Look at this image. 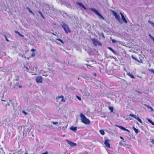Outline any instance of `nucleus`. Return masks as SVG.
<instances>
[{"label": "nucleus", "mask_w": 154, "mask_h": 154, "mask_svg": "<svg viewBox=\"0 0 154 154\" xmlns=\"http://www.w3.org/2000/svg\"><path fill=\"white\" fill-rule=\"evenodd\" d=\"M80 116L81 119V121L83 123L86 125H89L91 123L90 120L84 115L82 113H80Z\"/></svg>", "instance_id": "f257e3e1"}, {"label": "nucleus", "mask_w": 154, "mask_h": 154, "mask_svg": "<svg viewBox=\"0 0 154 154\" xmlns=\"http://www.w3.org/2000/svg\"><path fill=\"white\" fill-rule=\"evenodd\" d=\"M62 26L64 29L66 33H68V32H71V31L68 26L65 23H63L62 25Z\"/></svg>", "instance_id": "f03ea898"}, {"label": "nucleus", "mask_w": 154, "mask_h": 154, "mask_svg": "<svg viewBox=\"0 0 154 154\" xmlns=\"http://www.w3.org/2000/svg\"><path fill=\"white\" fill-rule=\"evenodd\" d=\"M90 10L91 11L95 13L99 17L100 19H102L103 20H104V18L103 16L101 15L96 9L93 8H91L90 9Z\"/></svg>", "instance_id": "7ed1b4c3"}, {"label": "nucleus", "mask_w": 154, "mask_h": 154, "mask_svg": "<svg viewBox=\"0 0 154 154\" xmlns=\"http://www.w3.org/2000/svg\"><path fill=\"white\" fill-rule=\"evenodd\" d=\"M56 99L57 102H65V100L64 99V97L62 95L60 96H58L57 97H56Z\"/></svg>", "instance_id": "20e7f679"}, {"label": "nucleus", "mask_w": 154, "mask_h": 154, "mask_svg": "<svg viewBox=\"0 0 154 154\" xmlns=\"http://www.w3.org/2000/svg\"><path fill=\"white\" fill-rule=\"evenodd\" d=\"M36 81L37 83H42L43 82V78L41 76H38L36 77Z\"/></svg>", "instance_id": "39448f33"}, {"label": "nucleus", "mask_w": 154, "mask_h": 154, "mask_svg": "<svg viewBox=\"0 0 154 154\" xmlns=\"http://www.w3.org/2000/svg\"><path fill=\"white\" fill-rule=\"evenodd\" d=\"M112 12L113 14V15L115 16L116 18V19L118 20L119 22L120 20V17L118 15L117 13L113 11H112Z\"/></svg>", "instance_id": "423d86ee"}, {"label": "nucleus", "mask_w": 154, "mask_h": 154, "mask_svg": "<svg viewBox=\"0 0 154 154\" xmlns=\"http://www.w3.org/2000/svg\"><path fill=\"white\" fill-rule=\"evenodd\" d=\"M116 126L124 131H126L129 133H130V131L129 130L126 129L125 128L123 127L122 126H119L118 125H116Z\"/></svg>", "instance_id": "0eeeda50"}, {"label": "nucleus", "mask_w": 154, "mask_h": 154, "mask_svg": "<svg viewBox=\"0 0 154 154\" xmlns=\"http://www.w3.org/2000/svg\"><path fill=\"white\" fill-rule=\"evenodd\" d=\"M104 144L106 147L108 148H110V144L109 143V140H108L107 139L105 140Z\"/></svg>", "instance_id": "6e6552de"}, {"label": "nucleus", "mask_w": 154, "mask_h": 154, "mask_svg": "<svg viewBox=\"0 0 154 154\" xmlns=\"http://www.w3.org/2000/svg\"><path fill=\"white\" fill-rule=\"evenodd\" d=\"M87 62H91L94 63H93L92 64H85V65L87 66V67H88V66H89V67H92V66H91V65L92 64H94L95 63V62H94V61L90 60V61H89L88 60H87Z\"/></svg>", "instance_id": "1a4fd4ad"}, {"label": "nucleus", "mask_w": 154, "mask_h": 154, "mask_svg": "<svg viewBox=\"0 0 154 154\" xmlns=\"http://www.w3.org/2000/svg\"><path fill=\"white\" fill-rule=\"evenodd\" d=\"M68 143L71 146H75L77 145L76 143H74L70 141H68Z\"/></svg>", "instance_id": "9d476101"}, {"label": "nucleus", "mask_w": 154, "mask_h": 154, "mask_svg": "<svg viewBox=\"0 0 154 154\" xmlns=\"http://www.w3.org/2000/svg\"><path fill=\"white\" fill-rule=\"evenodd\" d=\"M120 14L121 16L122 19L124 21V22L126 23H127V21L126 20L124 16L121 13H120Z\"/></svg>", "instance_id": "9b49d317"}, {"label": "nucleus", "mask_w": 154, "mask_h": 154, "mask_svg": "<svg viewBox=\"0 0 154 154\" xmlns=\"http://www.w3.org/2000/svg\"><path fill=\"white\" fill-rule=\"evenodd\" d=\"M77 5H79L80 6L82 7L84 9L86 10V8L85 7L84 5L82 4L81 3L78 2H77Z\"/></svg>", "instance_id": "f8f14e48"}, {"label": "nucleus", "mask_w": 154, "mask_h": 154, "mask_svg": "<svg viewBox=\"0 0 154 154\" xmlns=\"http://www.w3.org/2000/svg\"><path fill=\"white\" fill-rule=\"evenodd\" d=\"M70 129L74 131H75L77 130V128L72 126L70 127Z\"/></svg>", "instance_id": "ddd939ff"}, {"label": "nucleus", "mask_w": 154, "mask_h": 154, "mask_svg": "<svg viewBox=\"0 0 154 154\" xmlns=\"http://www.w3.org/2000/svg\"><path fill=\"white\" fill-rule=\"evenodd\" d=\"M92 41H93V43L94 45L95 46L97 45V42H97L98 41L97 40H96L94 39H93L92 40Z\"/></svg>", "instance_id": "4468645a"}, {"label": "nucleus", "mask_w": 154, "mask_h": 154, "mask_svg": "<svg viewBox=\"0 0 154 154\" xmlns=\"http://www.w3.org/2000/svg\"><path fill=\"white\" fill-rule=\"evenodd\" d=\"M108 108L109 110H110V112H113V107L111 106H109L108 107Z\"/></svg>", "instance_id": "2eb2a0df"}, {"label": "nucleus", "mask_w": 154, "mask_h": 154, "mask_svg": "<svg viewBox=\"0 0 154 154\" xmlns=\"http://www.w3.org/2000/svg\"><path fill=\"white\" fill-rule=\"evenodd\" d=\"M135 119H136L141 124H142V122L141 119L138 117H136V118Z\"/></svg>", "instance_id": "dca6fc26"}, {"label": "nucleus", "mask_w": 154, "mask_h": 154, "mask_svg": "<svg viewBox=\"0 0 154 154\" xmlns=\"http://www.w3.org/2000/svg\"><path fill=\"white\" fill-rule=\"evenodd\" d=\"M135 119H136L141 124H142V122L141 119L138 117H136V118Z\"/></svg>", "instance_id": "f3484780"}, {"label": "nucleus", "mask_w": 154, "mask_h": 154, "mask_svg": "<svg viewBox=\"0 0 154 154\" xmlns=\"http://www.w3.org/2000/svg\"><path fill=\"white\" fill-rule=\"evenodd\" d=\"M133 128L134 131L137 134L139 132V131L137 129L135 128L134 127H133Z\"/></svg>", "instance_id": "a211bd4d"}, {"label": "nucleus", "mask_w": 154, "mask_h": 154, "mask_svg": "<svg viewBox=\"0 0 154 154\" xmlns=\"http://www.w3.org/2000/svg\"><path fill=\"white\" fill-rule=\"evenodd\" d=\"M108 48L109 50L111 51L113 54H116L115 51L111 48L109 47H108Z\"/></svg>", "instance_id": "6ab92c4d"}, {"label": "nucleus", "mask_w": 154, "mask_h": 154, "mask_svg": "<svg viewBox=\"0 0 154 154\" xmlns=\"http://www.w3.org/2000/svg\"><path fill=\"white\" fill-rule=\"evenodd\" d=\"M128 75L132 79H134L135 78L134 75L132 74H130V73H128Z\"/></svg>", "instance_id": "aec40b11"}, {"label": "nucleus", "mask_w": 154, "mask_h": 154, "mask_svg": "<svg viewBox=\"0 0 154 154\" xmlns=\"http://www.w3.org/2000/svg\"><path fill=\"white\" fill-rule=\"evenodd\" d=\"M15 32L16 33H17L20 36L22 37H24V36L23 35L20 34L18 31H15Z\"/></svg>", "instance_id": "412c9836"}, {"label": "nucleus", "mask_w": 154, "mask_h": 154, "mask_svg": "<svg viewBox=\"0 0 154 154\" xmlns=\"http://www.w3.org/2000/svg\"><path fill=\"white\" fill-rule=\"evenodd\" d=\"M100 133L102 135H104L105 134L104 131L103 130H100Z\"/></svg>", "instance_id": "4be33fe9"}, {"label": "nucleus", "mask_w": 154, "mask_h": 154, "mask_svg": "<svg viewBox=\"0 0 154 154\" xmlns=\"http://www.w3.org/2000/svg\"><path fill=\"white\" fill-rule=\"evenodd\" d=\"M110 38L113 43H116L117 42V41L115 39H112L111 37H110Z\"/></svg>", "instance_id": "5701e85b"}, {"label": "nucleus", "mask_w": 154, "mask_h": 154, "mask_svg": "<svg viewBox=\"0 0 154 154\" xmlns=\"http://www.w3.org/2000/svg\"><path fill=\"white\" fill-rule=\"evenodd\" d=\"M129 116H131L132 117H133V118H136V116L135 115H134L133 114H130L129 115Z\"/></svg>", "instance_id": "b1692460"}, {"label": "nucleus", "mask_w": 154, "mask_h": 154, "mask_svg": "<svg viewBox=\"0 0 154 154\" xmlns=\"http://www.w3.org/2000/svg\"><path fill=\"white\" fill-rule=\"evenodd\" d=\"M56 40L60 41L62 44H64V42L63 41V40H62L61 39L57 38L56 39Z\"/></svg>", "instance_id": "393cba45"}, {"label": "nucleus", "mask_w": 154, "mask_h": 154, "mask_svg": "<svg viewBox=\"0 0 154 154\" xmlns=\"http://www.w3.org/2000/svg\"><path fill=\"white\" fill-rule=\"evenodd\" d=\"M148 22L149 23H150V24L152 25V26H154V23H153L152 22H151V21H150L149 20L148 21Z\"/></svg>", "instance_id": "a878e982"}, {"label": "nucleus", "mask_w": 154, "mask_h": 154, "mask_svg": "<svg viewBox=\"0 0 154 154\" xmlns=\"http://www.w3.org/2000/svg\"><path fill=\"white\" fill-rule=\"evenodd\" d=\"M38 12L40 14L41 16L42 17V18L44 19L45 18L41 12L40 11H38Z\"/></svg>", "instance_id": "bb28decb"}, {"label": "nucleus", "mask_w": 154, "mask_h": 154, "mask_svg": "<svg viewBox=\"0 0 154 154\" xmlns=\"http://www.w3.org/2000/svg\"><path fill=\"white\" fill-rule=\"evenodd\" d=\"M97 45H98L99 46H102V44L99 41H97Z\"/></svg>", "instance_id": "cd10ccee"}, {"label": "nucleus", "mask_w": 154, "mask_h": 154, "mask_svg": "<svg viewBox=\"0 0 154 154\" xmlns=\"http://www.w3.org/2000/svg\"><path fill=\"white\" fill-rule=\"evenodd\" d=\"M4 36L5 37L6 40L8 42H9L10 41L7 38L6 36L5 35H4Z\"/></svg>", "instance_id": "c85d7f7f"}, {"label": "nucleus", "mask_w": 154, "mask_h": 154, "mask_svg": "<svg viewBox=\"0 0 154 154\" xmlns=\"http://www.w3.org/2000/svg\"><path fill=\"white\" fill-rule=\"evenodd\" d=\"M148 121L151 124H152L153 123V122H152V121L150 119H148Z\"/></svg>", "instance_id": "c756f323"}, {"label": "nucleus", "mask_w": 154, "mask_h": 154, "mask_svg": "<svg viewBox=\"0 0 154 154\" xmlns=\"http://www.w3.org/2000/svg\"><path fill=\"white\" fill-rule=\"evenodd\" d=\"M148 121L151 124H152L153 123V122H152V121L150 119H148Z\"/></svg>", "instance_id": "7c9ffc66"}, {"label": "nucleus", "mask_w": 154, "mask_h": 154, "mask_svg": "<svg viewBox=\"0 0 154 154\" xmlns=\"http://www.w3.org/2000/svg\"><path fill=\"white\" fill-rule=\"evenodd\" d=\"M148 70L150 71V72H152L153 73H154V70L153 69H148Z\"/></svg>", "instance_id": "2f4dec72"}, {"label": "nucleus", "mask_w": 154, "mask_h": 154, "mask_svg": "<svg viewBox=\"0 0 154 154\" xmlns=\"http://www.w3.org/2000/svg\"><path fill=\"white\" fill-rule=\"evenodd\" d=\"M52 123L54 125H56L58 124V122H52Z\"/></svg>", "instance_id": "473e14b6"}, {"label": "nucleus", "mask_w": 154, "mask_h": 154, "mask_svg": "<svg viewBox=\"0 0 154 154\" xmlns=\"http://www.w3.org/2000/svg\"><path fill=\"white\" fill-rule=\"evenodd\" d=\"M35 54L34 53H33L31 55V57H35Z\"/></svg>", "instance_id": "72a5a7b5"}, {"label": "nucleus", "mask_w": 154, "mask_h": 154, "mask_svg": "<svg viewBox=\"0 0 154 154\" xmlns=\"http://www.w3.org/2000/svg\"><path fill=\"white\" fill-rule=\"evenodd\" d=\"M76 97L79 100H81V98L80 97H79V96H76Z\"/></svg>", "instance_id": "f704fd0d"}, {"label": "nucleus", "mask_w": 154, "mask_h": 154, "mask_svg": "<svg viewBox=\"0 0 154 154\" xmlns=\"http://www.w3.org/2000/svg\"><path fill=\"white\" fill-rule=\"evenodd\" d=\"M30 51L32 52H35L36 51V50L34 49H32Z\"/></svg>", "instance_id": "c9c22d12"}, {"label": "nucleus", "mask_w": 154, "mask_h": 154, "mask_svg": "<svg viewBox=\"0 0 154 154\" xmlns=\"http://www.w3.org/2000/svg\"><path fill=\"white\" fill-rule=\"evenodd\" d=\"M149 109H151V110L152 112H153L154 110L153 109V108H152V107H151V106H150V107H149Z\"/></svg>", "instance_id": "e433bc0d"}, {"label": "nucleus", "mask_w": 154, "mask_h": 154, "mask_svg": "<svg viewBox=\"0 0 154 154\" xmlns=\"http://www.w3.org/2000/svg\"><path fill=\"white\" fill-rule=\"evenodd\" d=\"M150 142L154 143V139H151Z\"/></svg>", "instance_id": "4c0bfd02"}, {"label": "nucleus", "mask_w": 154, "mask_h": 154, "mask_svg": "<svg viewBox=\"0 0 154 154\" xmlns=\"http://www.w3.org/2000/svg\"><path fill=\"white\" fill-rule=\"evenodd\" d=\"M22 112L25 115H26L27 114V113L24 111H23Z\"/></svg>", "instance_id": "58836bf2"}, {"label": "nucleus", "mask_w": 154, "mask_h": 154, "mask_svg": "<svg viewBox=\"0 0 154 154\" xmlns=\"http://www.w3.org/2000/svg\"><path fill=\"white\" fill-rule=\"evenodd\" d=\"M149 35L151 39L152 38H153V37L150 34H149Z\"/></svg>", "instance_id": "ea45409f"}, {"label": "nucleus", "mask_w": 154, "mask_h": 154, "mask_svg": "<svg viewBox=\"0 0 154 154\" xmlns=\"http://www.w3.org/2000/svg\"><path fill=\"white\" fill-rule=\"evenodd\" d=\"M25 68H26V71H29V69L27 67L25 66Z\"/></svg>", "instance_id": "a19ab883"}, {"label": "nucleus", "mask_w": 154, "mask_h": 154, "mask_svg": "<svg viewBox=\"0 0 154 154\" xmlns=\"http://www.w3.org/2000/svg\"><path fill=\"white\" fill-rule=\"evenodd\" d=\"M29 12L30 13L32 14H33V15H35V14L31 10Z\"/></svg>", "instance_id": "79ce46f5"}, {"label": "nucleus", "mask_w": 154, "mask_h": 154, "mask_svg": "<svg viewBox=\"0 0 154 154\" xmlns=\"http://www.w3.org/2000/svg\"><path fill=\"white\" fill-rule=\"evenodd\" d=\"M145 106H146V107L148 108V109H149V107L151 106H148V105H145Z\"/></svg>", "instance_id": "37998d69"}, {"label": "nucleus", "mask_w": 154, "mask_h": 154, "mask_svg": "<svg viewBox=\"0 0 154 154\" xmlns=\"http://www.w3.org/2000/svg\"><path fill=\"white\" fill-rule=\"evenodd\" d=\"M49 128L50 129H52L53 128H54L53 126H51L50 127H49Z\"/></svg>", "instance_id": "c03bdc74"}, {"label": "nucleus", "mask_w": 154, "mask_h": 154, "mask_svg": "<svg viewBox=\"0 0 154 154\" xmlns=\"http://www.w3.org/2000/svg\"><path fill=\"white\" fill-rule=\"evenodd\" d=\"M26 9L29 11V12L31 10L28 7H27L26 8Z\"/></svg>", "instance_id": "a18cd8bd"}, {"label": "nucleus", "mask_w": 154, "mask_h": 154, "mask_svg": "<svg viewBox=\"0 0 154 154\" xmlns=\"http://www.w3.org/2000/svg\"><path fill=\"white\" fill-rule=\"evenodd\" d=\"M26 9L29 11V12L31 10L28 7H27L26 8Z\"/></svg>", "instance_id": "49530a36"}, {"label": "nucleus", "mask_w": 154, "mask_h": 154, "mask_svg": "<svg viewBox=\"0 0 154 154\" xmlns=\"http://www.w3.org/2000/svg\"><path fill=\"white\" fill-rule=\"evenodd\" d=\"M26 9L29 11V12L31 10L28 7H27L26 8Z\"/></svg>", "instance_id": "de8ad7c7"}, {"label": "nucleus", "mask_w": 154, "mask_h": 154, "mask_svg": "<svg viewBox=\"0 0 154 154\" xmlns=\"http://www.w3.org/2000/svg\"><path fill=\"white\" fill-rule=\"evenodd\" d=\"M48 154V152H44L42 153V154Z\"/></svg>", "instance_id": "09e8293b"}, {"label": "nucleus", "mask_w": 154, "mask_h": 154, "mask_svg": "<svg viewBox=\"0 0 154 154\" xmlns=\"http://www.w3.org/2000/svg\"><path fill=\"white\" fill-rule=\"evenodd\" d=\"M132 58H133V59H134V60H137V61H138L139 62H140L139 61L137 60V59H136V58H134V57H132Z\"/></svg>", "instance_id": "8fccbe9b"}, {"label": "nucleus", "mask_w": 154, "mask_h": 154, "mask_svg": "<svg viewBox=\"0 0 154 154\" xmlns=\"http://www.w3.org/2000/svg\"><path fill=\"white\" fill-rule=\"evenodd\" d=\"M120 138L121 139H122V140H124V138H123L122 137H121V136H120Z\"/></svg>", "instance_id": "3c124183"}, {"label": "nucleus", "mask_w": 154, "mask_h": 154, "mask_svg": "<svg viewBox=\"0 0 154 154\" xmlns=\"http://www.w3.org/2000/svg\"><path fill=\"white\" fill-rule=\"evenodd\" d=\"M19 87L20 88H21L22 87V86L21 85H19Z\"/></svg>", "instance_id": "603ef678"}, {"label": "nucleus", "mask_w": 154, "mask_h": 154, "mask_svg": "<svg viewBox=\"0 0 154 154\" xmlns=\"http://www.w3.org/2000/svg\"><path fill=\"white\" fill-rule=\"evenodd\" d=\"M152 40L154 42V38H152Z\"/></svg>", "instance_id": "864d4df0"}, {"label": "nucleus", "mask_w": 154, "mask_h": 154, "mask_svg": "<svg viewBox=\"0 0 154 154\" xmlns=\"http://www.w3.org/2000/svg\"><path fill=\"white\" fill-rule=\"evenodd\" d=\"M94 76H96V73H94Z\"/></svg>", "instance_id": "5fc2aeb1"}, {"label": "nucleus", "mask_w": 154, "mask_h": 154, "mask_svg": "<svg viewBox=\"0 0 154 154\" xmlns=\"http://www.w3.org/2000/svg\"><path fill=\"white\" fill-rule=\"evenodd\" d=\"M52 34L54 35H55L56 36V35L54 33H52Z\"/></svg>", "instance_id": "6e6d98bb"}, {"label": "nucleus", "mask_w": 154, "mask_h": 154, "mask_svg": "<svg viewBox=\"0 0 154 154\" xmlns=\"http://www.w3.org/2000/svg\"><path fill=\"white\" fill-rule=\"evenodd\" d=\"M102 36H103V38H104V35L103 34H102Z\"/></svg>", "instance_id": "4d7b16f0"}, {"label": "nucleus", "mask_w": 154, "mask_h": 154, "mask_svg": "<svg viewBox=\"0 0 154 154\" xmlns=\"http://www.w3.org/2000/svg\"><path fill=\"white\" fill-rule=\"evenodd\" d=\"M24 154H28V153L27 152H26Z\"/></svg>", "instance_id": "13d9d810"}, {"label": "nucleus", "mask_w": 154, "mask_h": 154, "mask_svg": "<svg viewBox=\"0 0 154 154\" xmlns=\"http://www.w3.org/2000/svg\"><path fill=\"white\" fill-rule=\"evenodd\" d=\"M152 125H154V122H153V123H152Z\"/></svg>", "instance_id": "bf43d9fd"}, {"label": "nucleus", "mask_w": 154, "mask_h": 154, "mask_svg": "<svg viewBox=\"0 0 154 154\" xmlns=\"http://www.w3.org/2000/svg\"><path fill=\"white\" fill-rule=\"evenodd\" d=\"M141 62L142 63H143V62H142V60H140Z\"/></svg>", "instance_id": "052dcab7"}, {"label": "nucleus", "mask_w": 154, "mask_h": 154, "mask_svg": "<svg viewBox=\"0 0 154 154\" xmlns=\"http://www.w3.org/2000/svg\"><path fill=\"white\" fill-rule=\"evenodd\" d=\"M112 57V58H114V59L115 58H114V57Z\"/></svg>", "instance_id": "680f3d73"}, {"label": "nucleus", "mask_w": 154, "mask_h": 154, "mask_svg": "<svg viewBox=\"0 0 154 154\" xmlns=\"http://www.w3.org/2000/svg\"><path fill=\"white\" fill-rule=\"evenodd\" d=\"M8 106H9V105H10V104H9V103H8Z\"/></svg>", "instance_id": "e2e57ef3"}]
</instances>
